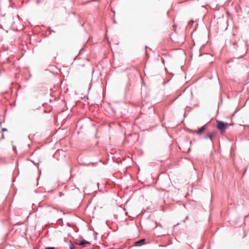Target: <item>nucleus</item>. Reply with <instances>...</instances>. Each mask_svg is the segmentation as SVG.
Wrapping results in <instances>:
<instances>
[{
	"label": "nucleus",
	"instance_id": "obj_7",
	"mask_svg": "<svg viewBox=\"0 0 249 249\" xmlns=\"http://www.w3.org/2000/svg\"><path fill=\"white\" fill-rule=\"evenodd\" d=\"M162 62H163V63H164V60H163V59L162 60Z\"/></svg>",
	"mask_w": 249,
	"mask_h": 249
},
{
	"label": "nucleus",
	"instance_id": "obj_1",
	"mask_svg": "<svg viewBox=\"0 0 249 249\" xmlns=\"http://www.w3.org/2000/svg\"><path fill=\"white\" fill-rule=\"evenodd\" d=\"M216 128L218 130L220 131L221 134H223L225 132V130L228 127L230 124L225 123L220 121H216Z\"/></svg>",
	"mask_w": 249,
	"mask_h": 249
},
{
	"label": "nucleus",
	"instance_id": "obj_5",
	"mask_svg": "<svg viewBox=\"0 0 249 249\" xmlns=\"http://www.w3.org/2000/svg\"><path fill=\"white\" fill-rule=\"evenodd\" d=\"M214 136H215V133L210 132V133H208L205 136V137L206 139L210 138V139H212Z\"/></svg>",
	"mask_w": 249,
	"mask_h": 249
},
{
	"label": "nucleus",
	"instance_id": "obj_6",
	"mask_svg": "<svg viewBox=\"0 0 249 249\" xmlns=\"http://www.w3.org/2000/svg\"><path fill=\"white\" fill-rule=\"evenodd\" d=\"M45 249H54V248L53 247H47Z\"/></svg>",
	"mask_w": 249,
	"mask_h": 249
},
{
	"label": "nucleus",
	"instance_id": "obj_2",
	"mask_svg": "<svg viewBox=\"0 0 249 249\" xmlns=\"http://www.w3.org/2000/svg\"><path fill=\"white\" fill-rule=\"evenodd\" d=\"M145 239H142L138 241L135 242L134 243V245L136 246H140L142 245H144L145 244Z\"/></svg>",
	"mask_w": 249,
	"mask_h": 249
},
{
	"label": "nucleus",
	"instance_id": "obj_3",
	"mask_svg": "<svg viewBox=\"0 0 249 249\" xmlns=\"http://www.w3.org/2000/svg\"><path fill=\"white\" fill-rule=\"evenodd\" d=\"M206 129V126L204 125L202 127H201L199 130L197 131H195L194 132L197 134H201Z\"/></svg>",
	"mask_w": 249,
	"mask_h": 249
},
{
	"label": "nucleus",
	"instance_id": "obj_4",
	"mask_svg": "<svg viewBox=\"0 0 249 249\" xmlns=\"http://www.w3.org/2000/svg\"><path fill=\"white\" fill-rule=\"evenodd\" d=\"M76 244L78 245H80V246H82L83 247H86V245H89L90 243L88 241H81L80 242V243H76Z\"/></svg>",
	"mask_w": 249,
	"mask_h": 249
}]
</instances>
